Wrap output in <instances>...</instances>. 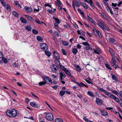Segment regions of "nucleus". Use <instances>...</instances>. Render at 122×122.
<instances>
[{"label":"nucleus","mask_w":122,"mask_h":122,"mask_svg":"<svg viewBox=\"0 0 122 122\" xmlns=\"http://www.w3.org/2000/svg\"><path fill=\"white\" fill-rule=\"evenodd\" d=\"M105 91L104 92L105 94L107 95H108L109 97L111 94L110 93L108 92L106 90H105Z\"/></svg>","instance_id":"a18cd8bd"},{"label":"nucleus","mask_w":122,"mask_h":122,"mask_svg":"<svg viewBox=\"0 0 122 122\" xmlns=\"http://www.w3.org/2000/svg\"><path fill=\"white\" fill-rule=\"evenodd\" d=\"M102 115L104 116H107L108 115V113L106 110H101L100 111Z\"/></svg>","instance_id":"1a4fd4ad"},{"label":"nucleus","mask_w":122,"mask_h":122,"mask_svg":"<svg viewBox=\"0 0 122 122\" xmlns=\"http://www.w3.org/2000/svg\"><path fill=\"white\" fill-rule=\"evenodd\" d=\"M54 33L55 34V36L57 37H59V35L57 32L56 31H55L54 32Z\"/></svg>","instance_id":"603ef678"},{"label":"nucleus","mask_w":122,"mask_h":122,"mask_svg":"<svg viewBox=\"0 0 122 122\" xmlns=\"http://www.w3.org/2000/svg\"><path fill=\"white\" fill-rule=\"evenodd\" d=\"M97 35H98L100 38H101L102 36L100 32L99 31V30L98 31H97Z\"/></svg>","instance_id":"5fc2aeb1"},{"label":"nucleus","mask_w":122,"mask_h":122,"mask_svg":"<svg viewBox=\"0 0 122 122\" xmlns=\"http://www.w3.org/2000/svg\"><path fill=\"white\" fill-rule=\"evenodd\" d=\"M30 105L31 106L35 107H37L38 105L35 102H30Z\"/></svg>","instance_id":"9d476101"},{"label":"nucleus","mask_w":122,"mask_h":122,"mask_svg":"<svg viewBox=\"0 0 122 122\" xmlns=\"http://www.w3.org/2000/svg\"><path fill=\"white\" fill-rule=\"evenodd\" d=\"M41 49L43 51H45L48 49V46L45 43H41L40 45Z\"/></svg>","instance_id":"20e7f679"},{"label":"nucleus","mask_w":122,"mask_h":122,"mask_svg":"<svg viewBox=\"0 0 122 122\" xmlns=\"http://www.w3.org/2000/svg\"><path fill=\"white\" fill-rule=\"evenodd\" d=\"M111 91L113 94L116 95H117L119 94L116 91L112 90Z\"/></svg>","instance_id":"ea45409f"},{"label":"nucleus","mask_w":122,"mask_h":122,"mask_svg":"<svg viewBox=\"0 0 122 122\" xmlns=\"http://www.w3.org/2000/svg\"><path fill=\"white\" fill-rule=\"evenodd\" d=\"M51 69L52 71L54 72H56L58 70V68L57 66L55 65H53L52 66H51Z\"/></svg>","instance_id":"423d86ee"},{"label":"nucleus","mask_w":122,"mask_h":122,"mask_svg":"<svg viewBox=\"0 0 122 122\" xmlns=\"http://www.w3.org/2000/svg\"><path fill=\"white\" fill-rule=\"evenodd\" d=\"M87 19L90 21H91L93 20L92 19L88 16H87Z\"/></svg>","instance_id":"bf43d9fd"},{"label":"nucleus","mask_w":122,"mask_h":122,"mask_svg":"<svg viewBox=\"0 0 122 122\" xmlns=\"http://www.w3.org/2000/svg\"><path fill=\"white\" fill-rule=\"evenodd\" d=\"M61 42L64 46H68L69 45L68 42H67V41H64L62 40L61 41Z\"/></svg>","instance_id":"f3484780"},{"label":"nucleus","mask_w":122,"mask_h":122,"mask_svg":"<svg viewBox=\"0 0 122 122\" xmlns=\"http://www.w3.org/2000/svg\"><path fill=\"white\" fill-rule=\"evenodd\" d=\"M65 93V91H60L59 92V94L61 96L64 95Z\"/></svg>","instance_id":"c756f323"},{"label":"nucleus","mask_w":122,"mask_h":122,"mask_svg":"<svg viewBox=\"0 0 122 122\" xmlns=\"http://www.w3.org/2000/svg\"><path fill=\"white\" fill-rule=\"evenodd\" d=\"M13 66L14 67H17L18 66V65L17 64L16 62L13 64Z\"/></svg>","instance_id":"864d4df0"},{"label":"nucleus","mask_w":122,"mask_h":122,"mask_svg":"<svg viewBox=\"0 0 122 122\" xmlns=\"http://www.w3.org/2000/svg\"><path fill=\"white\" fill-rule=\"evenodd\" d=\"M60 74L61 76L62 77H63L64 78L66 77V75L63 72H61Z\"/></svg>","instance_id":"58836bf2"},{"label":"nucleus","mask_w":122,"mask_h":122,"mask_svg":"<svg viewBox=\"0 0 122 122\" xmlns=\"http://www.w3.org/2000/svg\"><path fill=\"white\" fill-rule=\"evenodd\" d=\"M59 59H56L55 62L58 66H59L60 65V63L59 61Z\"/></svg>","instance_id":"473e14b6"},{"label":"nucleus","mask_w":122,"mask_h":122,"mask_svg":"<svg viewBox=\"0 0 122 122\" xmlns=\"http://www.w3.org/2000/svg\"><path fill=\"white\" fill-rule=\"evenodd\" d=\"M6 9L9 11H10V9L9 5H7Z\"/></svg>","instance_id":"774afa93"},{"label":"nucleus","mask_w":122,"mask_h":122,"mask_svg":"<svg viewBox=\"0 0 122 122\" xmlns=\"http://www.w3.org/2000/svg\"><path fill=\"white\" fill-rule=\"evenodd\" d=\"M105 9L107 10V12H109V10L110 9V8H109V7L108 5V6H107L105 8Z\"/></svg>","instance_id":"6e6d98bb"},{"label":"nucleus","mask_w":122,"mask_h":122,"mask_svg":"<svg viewBox=\"0 0 122 122\" xmlns=\"http://www.w3.org/2000/svg\"><path fill=\"white\" fill-rule=\"evenodd\" d=\"M79 38H81L83 40H84V41H85L86 40L85 39V38L83 37V36H80L79 37Z\"/></svg>","instance_id":"69168bd1"},{"label":"nucleus","mask_w":122,"mask_h":122,"mask_svg":"<svg viewBox=\"0 0 122 122\" xmlns=\"http://www.w3.org/2000/svg\"><path fill=\"white\" fill-rule=\"evenodd\" d=\"M77 10L82 15V16L83 18H85V15L84 13L79 8H78L77 9Z\"/></svg>","instance_id":"ddd939ff"},{"label":"nucleus","mask_w":122,"mask_h":122,"mask_svg":"<svg viewBox=\"0 0 122 122\" xmlns=\"http://www.w3.org/2000/svg\"><path fill=\"white\" fill-rule=\"evenodd\" d=\"M82 44L85 46H89L90 45V44L87 42H83L82 43Z\"/></svg>","instance_id":"79ce46f5"},{"label":"nucleus","mask_w":122,"mask_h":122,"mask_svg":"<svg viewBox=\"0 0 122 122\" xmlns=\"http://www.w3.org/2000/svg\"><path fill=\"white\" fill-rule=\"evenodd\" d=\"M25 10L29 12H31L32 11V9L31 8L28 7H25Z\"/></svg>","instance_id":"9b49d317"},{"label":"nucleus","mask_w":122,"mask_h":122,"mask_svg":"<svg viewBox=\"0 0 122 122\" xmlns=\"http://www.w3.org/2000/svg\"><path fill=\"white\" fill-rule=\"evenodd\" d=\"M20 20L21 22L23 23H27V21L23 17H21Z\"/></svg>","instance_id":"412c9836"},{"label":"nucleus","mask_w":122,"mask_h":122,"mask_svg":"<svg viewBox=\"0 0 122 122\" xmlns=\"http://www.w3.org/2000/svg\"><path fill=\"white\" fill-rule=\"evenodd\" d=\"M117 3H112V6L114 7H116L117 5Z\"/></svg>","instance_id":"338daca9"},{"label":"nucleus","mask_w":122,"mask_h":122,"mask_svg":"<svg viewBox=\"0 0 122 122\" xmlns=\"http://www.w3.org/2000/svg\"><path fill=\"white\" fill-rule=\"evenodd\" d=\"M14 4L16 6H20V5H19V3L16 1H15L14 3Z\"/></svg>","instance_id":"09e8293b"},{"label":"nucleus","mask_w":122,"mask_h":122,"mask_svg":"<svg viewBox=\"0 0 122 122\" xmlns=\"http://www.w3.org/2000/svg\"><path fill=\"white\" fill-rule=\"evenodd\" d=\"M35 21L36 23H37L39 24H41V21H39L37 20H35Z\"/></svg>","instance_id":"e2e57ef3"},{"label":"nucleus","mask_w":122,"mask_h":122,"mask_svg":"<svg viewBox=\"0 0 122 122\" xmlns=\"http://www.w3.org/2000/svg\"><path fill=\"white\" fill-rule=\"evenodd\" d=\"M27 18L29 20H30L32 22H33L34 21V20L32 17L30 16H28V17H27Z\"/></svg>","instance_id":"de8ad7c7"},{"label":"nucleus","mask_w":122,"mask_h":122,"mask_svg":"<svg viewBox=\"0 0 122 122\" xmlns=\"http://www.w3.org/2000/svg\"><path fill=\"white\" fill-rule=\"evenodd\" d=\"M76 47L78 49H80L81 47V46H80L79 44L77 45Z\"/></svg>","instance_id":"0e129e2a"},{"label":"nucleus","mask_w":122,"mask_h":122,"mask_svg":"<svg viewBox=\"0 0 122 122\" xmlns=\"http://www.w3.org/2000/svg\"><path fill=\"white\" fill-rule=\"evenodd\" d=\"M84 84L82 82H80V83H79L78 86L80 87H82L84 86Z\"/></svg>","instance_id":"49530a36"},{"label":"nucleus","mask_w":122,"mask_h":122,"mask_svg":"<svg viewBox=\"0 0 122 122\" xmlns=\"http://www.w3.org/2000/svg\"><path fill=\"white\" fill-rule=\"evenodd\" d=\"M60 68L62 69L63 71H64L65 70H66V69L65 67L63 66L60 65Z\"/></svg>","instance_id":"a19ab883"},{"label":"nucleus","mask_w":122,"mask_h":122,"mask_svg":"<svg viewBox=\"0 0 122 122\" xmlns=\"http://www.w3.org/2000/svg\"><path fill=\"white\" fill-rule=\"evenodd\" d=\"M101 15L103 16V17L105 18H106L107 17L105 14L103 12H102L101 13Z\"/></svg>","instance_id":"13d9d810"},{"label":"nucleus","mask_w":122,"mask_h":122,"mask_svg":"<svg viewBox=\"0 0 122 122\" xmlns=\"http://www.w3.org/2000/svg\"><path fill=\"white\" fill-rule=\"evenodd\" d=\"M98 25L100 27V28H101L104 25V24L102 23H99Z\"/></svg>","instance_id":"3c124183"},{"label":"nucleus","mask_w":122,"mask_h":122,"mask_svg":"<svg viewBox=\"0 0 122 122\" xmlns=\"http://www.w3.org/2000/svg\"><path fill=\"white\" fill-rule=\"evenodd\" d=\"M96 102L98 105H102V101L100 99L96 98Z\"/></svg>","instance_id":"6e6552de"},{"label":"nucleus","mask_w":122,"mask_h":122,"mask_svg":"<svg viewBox=\"0 0 122 122\" xmlns=\"http://www.w3.org/2000/svg\"><path fill=\"white\" fill-rule=\"evenodd\" d=\"M2 1L1 2V3L2 5L4 6H6V4L5 2L3 0H2Z\"/></svg>","instance_id":"72a5a7b5"},{"label":"nucleus","mask_w":122,"mask_h":122,"mask_svg":"<svg viewBox=\"0 0 122 122\" xmlns=\"http://www.w3.org/2000/svg\"><path fill=\"white\" fill-rule=\"evenodd\" d=\"M111 75L112 78L113 80L115 81L116 82L118 81V80L117 77L114 75L112 74Z\"/></svg>","instance_id":"f8f14e48"},{"label":"nucleus","mask_w":122,"mask_h":122,"mask_svg":"<svg viewBox=\"0 0 122 122\" xmlns=\"http://www.w3.org/2000/svg\"><path fill=\"white\" fill-rule=\"evenodd\" d=\"M92 30L95 35H97V31H98V30H96L95 28L93 29Z\"/></svg>","instance_id":"2f4dec72"},{"label":"nucleus","mask_w":122,"mask_h":122,"mask_svg":"<svg viewBox=\"0 0 122 122\" xmlns=\"http://www.w3.org/2000/svg\"><path fill=\"white\" fill-rule=\"evenodd\" d=\"M55 122H63L62 120L60 118H56L55 120Z\"/></svg>","instance_id":"cd10ccee"},{"label":"nucleus","mask_w":122,"mask_h":122,"mask_svg":"<svg viewBox=\"0 0 122 122\" xmlns=\"http://www.w3.org/2000/svg\"><path fill=\"white\" fill-rule=\"evenodd\" d=\"M47 113V112H46L44 113V114L46 115V119L49 121H52L53 119V116L52 114L51 113Z\"/></svg>","instance_id":"f03ea898"},{"label":"nucleus","mask_w":122,"mask_h":122,"mask_svg":"<svg viewBox=\"0 0 122 122\" xmlns=\"http://www.w3.org/2000/svg\"><path fill=\"white\" fill-rule=\"evenodd\" d=\"M72 52L74 54L76 55L78 52V50L76 48H73L72 49Z\"/></svg>","instance_id":"dca6fc26"},{"label":"nucleus","mask_w":122,"mask_h":122,"mask_svg":"<svg viewBox=\"0 0 122 122\" xmlns=\"http://www.w3.org/2000/svg\"><path fill=\"white\" fill-rule=\"evenodd\" d=\"M46 84L45 82H40L39 83V85L40 86H42Z\"/></svg>","instance_id":"f704fd0d"},{"label":"nucleus","mask_w":122,"mask_h":122,"mask_svg":"<svg viewBox=\"0 0 122 122\" xmlns=\"http://www.w3.org/2000/svg\"><path fill=\"white\" fill-rule=\"evenodd\" d=\"M97 89L101 92H105V90L99 87H98Z\"/></svg>","instance_id":"c03bdc74"},{"label":"nucleus","mask_w":122,"mask_h":122,"mask_svg":"<svg viewBox=\"0 0 122 122\" xmlns=\"http://www.w3.org/2000/svg\"><path fill=\"white\" fill-rule=\"evenodd\" d=\"M81 4L82 6L85 8L86 9H88V6L86 4H84L83 2L81 3Z\"/></svg>","instance_id":"b1692460"},{"label":"nucleus","mask_w":122,"mask_h":122,"mask_svg":"<svg viewBox=\"0 0 122 122\" xmlns=\"http://www.w3.org/2000/svg\"><path fill=\"white\" fill-rule=\"evenodd\" d=\"M105 66L107 68L110 70H112V69L109 65L107 63L105 64Z\"/></svg>","instance_id":"e433bc0d"},{"label":"nucleus","mask_w":122,"mask_h":122,"mask_svg":"<svg viewBox=\"0 0 122 122\" xmlns=\"http://www.w3.org/2000/svg\"><path fill=\"white\" fill-rule=\"evenodd\" d=\"M13 15L14 16L16 17H18V13L15 11H13L12 12Z\"/></svg>","instance_id":"aec40b11"},{"label":"nucleus","mask_w":122,"mask_h":122,"mask_svg":"<svg viewBox=\"0 0 122 122\" xmlns=\"http://www.w3.org/2000/svg\"><path fill=\"white\" fill-rule=\"evenodd\" d=\"M74 5V6H76L77 7H79L81 4L80 0H73L72 2V4Z\"/></svg>","instance_id":"39448f33"},{"label":"nucleus","mask_w":122,"mask_h":122,"mask_svg":"<svg viewBox=\"0 0 122 122\" xmlns=\"http://www.w3.org/2000/svg\"><path fill=\"white\" fill-rule=\"evenodd\" d=\"M36 39L37 40L41 42L43 40L42 38L40 36H37Z\"/></svg>","instance_id":"4be33fe9"},{"label":"nucleus","mask_w":122,"mask_h":122,"mask_svg":"<svg viewBox=\"0 0 122 122\" xmlns=\"http://www.w3.org/2000/svg\"><path fill=\"white\" fill-rule=\"evenodd\" d=\"M83 119L86 122H88V121L89 120L86 117H85L84 116L83 117Z\"/></svg>","instance_id":"8fccbe9b"},{"label":"nucleus","mask_w":122,"mask_h":122,"mask_svg":"<svg viewBox=\"0 0 122 122\" xmlns=\"http://www.w3.org/2000/svg\"><path fill=\"white\" fill-rule=\"evenodd\" d=\"M2 60L3 62L5 63H7V59L5 57H3L2 58Z\"/></svg>","instance_id":"4c0bfd02"},{"label":"nucleus","mask_w":122,"mask_h":122,"mask_svg":"<svg viewBox=\"0 0 122 122\" xmlns=\"http://www.w3.org/2000/svg\"><path fill=\"white\" fill-rule=\"evenodd\" d=\"M45 54L48 57H50L51 55V53L49 51H45Z\"/></svg>","instance_id":"4468645a"},{"label":"nucleus","mask_w":122,"mask_h":122,"mask_svg":"<svg viewBox=\"0 0 122 122\" xmlns=\"http://www.w3.org/2000/svg\"><path fill=\"white\" fill-rule=\"evenodd\" d=\"M25 101L27 103H28L30 101L29 99L27 98H25Z\"/></svg>","instance_id":"680f3d73"},{"label":"nucleus","mask_w":122,"mask_h":122,"mask_svg":"<svg viewBox=\"0 0 122 122\" xmlns=\"http://www.w3.org/2000/svg\"><path fill=\"white\" fill-rule=\"evenodd\" d=\"M74 67L76 68V70L77 71H79L81 70L80 67L78 65H75Z\"/></svg>","instance_id":"6ab92c4d"},{"label":"nucleus","mask_w":122,"mask_h":122,"mask_svg":"<svg viewBox=\"0 0 122 122\" xmlns=\"http://www.w3.org/2000/svg\"><path fill=\"white\" fill-rule=\"evenodd\" d=\"M109 97L112 99H113L114 100H115V99L116 98V97L114 95L111 94H110Z\"/></svg>","instance_id":"c85d7f7f"},{"label":"nucleus","mask_w":122,"mask_h":122,"mask_svg":"<svg viewBox=\"0 0 122 122\" xmlns=\"http://www.w3.org/2000/svg\"><path fill=\"white\" fill-rule=\"evenodd\" d=\"M6 114L9 117H15L17 115L16 111L15 109H12L11 110H8L6 112Z\"/></svg>","instance_id":"f257e3e1"},{"label":"nucleus","mask_w":122,"mask_h":122,"mask_svg":"<svg viewBox=\"0 0 122 122\" xmlns=\"http://www.w3.org/2000/svg\"><path fill=\"white\" fill-rule=\"evenodd\" d=\"M53 19L55 20L56 22L58 24L60 23V21L59 20L56 18L54 16L53 17Z\"/></svg>","instance_id":"5701e85b"},{"label":"nucleus","mask_w":122,"mask_h":122,"mask_svg":"<svg viewBox=\"0 0 122 122\" xmlns=\"http://www.w3.org/2000/svg\"><path fill=\"white\" fill-rule=\"evenodd\" d=\"M53 54L56 59H60V55L58 53L54 50L53 52Z\"/></svg>","instance_id":"0eeeda50"},{"label":"nucleus","mask_w":122,"mask_h":122,"mask_svg":"<svg viewBox=\"0 0 122 122\" xmlns=\"http://www.w3.org/2000/svg\"><path fill=\"white\" fill-rule=\"evenodd\" d=\"M109 51L111 53V55L112 56H114L115 55V53L113 52L112 49L110 48H109Z\"/></svg>","instance_id":"a211bd4d"},{"label":"nucleus","mask_w":122,"mask_h":122,"mask_svg":"<svg viewBox=\"0 0 122 122\" xmlns=\"http://www.w3.org/2000/svg\"><path fill=\"white\" fill-rule=\"evenodd\" d=\"M61 51L64 55H67L66 51L64 49H62Z\"/></svg>","instance_id":"37998d69"},{"label":"nucleus","mask_w":122,"mask_h":122,"mask_svg":"<svg viewBox=\"0 0 122 122\" xmlns=\"http://www.w3.org/2000/svg\"><path fill=\"white\" fill-rule=\"evenodd\" d=\"M33 33L35 34H37L38 33V32L36 29H34L32 30Z\"/></svg>","instance_id":"c9c22d12"},{"label":"nucleus","mask_w":122,"mask_h":122,"mask_svg":"<svg viewBox=\"0 0 122 122\" xmlns=\"http://www.w3.org/2000/svg\"><path fill=\"white\" fill-rule=\"evenodd\" d=\"M87 94L90 96L93 97L94 96V95L93 94V93L89 91L87 92Z\"/></svg>","instance_id":"7c9ffc66"},{"label":"nucleus","mask_w":122,"mask_h":122,"mask_svg":"<svg viewBox=\"0 0 122 122\" xmlns=\"http://www.w3.org/2000/svg\"><path fill=\"white\" fill-rule=\"evenodd\" d=\"M109 40L110 42L113 43L115 41V40L112 38H110L109 39Z\"/></svg>","instance_id":"bb28decb"},{"label":"nucleus","mask_w":122,"mask_h":122,"mask_svg":"<svg viewBox=\"0 0 122 122\" xmlns=\"http://www.w3.org/2000/svg\"><path fill=\"white\" fill-rule=\"evenodd\" d=\"M89 46H87L86 47V50L88 51V53H89V52L91 51H92V48L90 47Z\"/></svg>","instance_id":"2eb2a0df"},{"label":"nucleus","mask_w":122,"mask_h":122,"mask_svg":"<svg viewBox=\"0 0 122 122\" xmlns=\"http://www.w3.org/2000/svg\"><path fill=\"white\" fill-rule=\"evenodd\" d=\"M112 62H113L114 63H116V61L114 59V56H112Z\"/></svg>","instance_id":"4d7b16f0"},{"label":"nucleus","mask_w":122,"mask_h":122,"mask_svg":"<svg viewBox=\"0 0 122 122\" xmlns=\"http://www.w3.org/2000/svg\"><path fill=\"white\" fill-rule=\"evenodd\" d=\"M87 3L90 4L93 3V2L92 0H88Z\"/></svg>","instance_id":"052dcab7"},{"label":"nucleus","mask_w":122,"mask_h":122,"mask_svg":"<svg viewBox=\"0 0 122 122\" xmlns=\"http://www.w3.org/2000/svg\"><path fill=\"white\" fill-rule=\"evenodd\" d=\"M26 29L28 31H31V27L30 26L27 25L25 27Z\"/></svg>","instance_id":"393cba45"},{"label":"nucleus","mask_w":122,"mask_h":122,"mask_svg":"<svg viewBox=\"0 0 122 122\" xmlns=\"http://www.w3.org/2000/svg\"><path fill=\"white\" fill-rule=\"evenodd\" d=\"M43 80L44 81L45 83L51 84L52 83V81L51 79L49 77H44L43 78Z\"/></svg>","instance_id":"7ed1b4c3"},{"label":"nucleus","mask_w":122,"mask_h":122,"mask_svg":"<svg viewBox=\"0 0 122 122\" xmlns=\"http://www.w3.org/2000/svg\"><path fill=\"white\" fill-rule=\"evenodd\" d=\"M64 71L68 76H71V74L69 71L68 70L66 69V70H65Z\"/></svg>","instance_id":"a878e982"}]
</instances>
